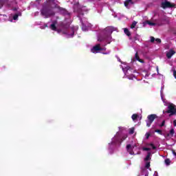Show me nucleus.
Listing matches in <instances>:
<instances>
[{
	"mask_svg": "<svg viewBox=\"0 0 176 176\" xmlns=\"http://www.w3.org/2000/svg\"><path fill=\"white\" fill-rule=\"evenodd\" d=\"M135 58L140 63H144V60L140 58V56H138V52H136L135 54Z\"/></svg>",
	"mask_w": 176,
	"mask_h": 176,
	"instance_id": "f8f14e48",
	"label": "nucleus"
},
{
	"mask_svg": "<svg viewBox=\"0 0 176 176\" xmlns=\"http://www.w3.org/2000/svg\"><path fill=\"white\" fill-rule=\"evenodd\" d=\"M148 25H156V23H155L151 22V21H148Z\"/></svg>",
	"mask_w": 176,
	"mask_h": 176,
	"instance_id": "a878e982",
	"label": "nucleus"
},
{
	"mask_svg": "<svg viewBox=\"0 0 176 176\" xmlns=\"http://www.w3.org/2000/svg\"><path fill=\"white\" fill-rule=\"evenodd\" d=\"M155 133H159L161 135L163 134V131H162L160 129H156Z\"/></svg>",
	"mask_w": 176,
	"mask_h": 176,
	"instance_id": "b1692460",
	"label": "nucleus"
},
{
	"mask_svg": "<svg viewBox=\"0 0 176 176\" xmlns=\"http://www.w3.org/2000/svg\"><path fill=\"white\" fill-rule=\"evenodd\" d=\"M174 54H175V51L170 50L168 52L166 53V57L167 58H171Z\"/></svg>",
	"mask_w": 176,
	"mask_h": 176,
	"instance_id": "6e6552de",
	"label": "nucleus"
},
{
	"mask_svg": "<svg viewBox=\"0 0 176 176\" xmlns=\"http://www.w3.org/2000/svg\"><path fill=\"white\" fill-rule=\"evenodd\" d=\"M167 135H168V136L170 135V134H168Z\"/></svg>",
	"mask_w": 176,
	"mask_h": 176,
	"instance_id": "e433bc0d",
	"label": "nucleus"
},
{
	"mask_svg": "<svg viewBox=\"0 0 176 176\" xmlns=\"http://www.w3.org/2000/svg\"><path fill=\"white\" fill-rule=\"evenodd\" d=\"M149 135H150V134L149 133H147V135H146V138L148 140V138H149Z\"/></svg>",
	"mask_w": 176,
	"mask_h": 176,
	"instance_id": "f704fd0d",
	"label": "nucleus"
},
{
	"mask_svg": "<svg viewBox=\"0 0 176 176\" xmlns=\"http://www.w3.org/2000/svg\"><path fill=\"white\" fill-rule=\"evenodd\" d=\"M41 14L42 16H44L45 19H48L50 16H54L56 14L50 5H46L43 6V9L41 10Z\"/></svg>",
	"mask_w": 176,
	"mask_h": 176,
	"instance_id": "f257e3e1",
	"label": "nucleus"
},
{
	"mask_svg": "<svg viewBox=\"0 0 176 176\" xmlns=\"http://www.w3.org/2000/svg\"><path fill=\"white\" fill-rule=\"evenodd\" d=\"M17 19H19V14H15L13 16V20H17Z\"/></svg>",
	"mask_w": 176,
	"mask_h": 176,
	"instance_id": "5701e85b",
	"label": "nucleus"
},
{
	"mask_svg": "<svg viewBox=\"0 0 176 176\" xmlns=\"http://www.w3.org/2000/svg\"><path fill=\"white\" fill-rule=\"evenodd\" d=\"M58 11L60 12V13H63V14H67V10H65V8L60 7Z\"/></svg>",
	"mask_w": 176,
	"mask_h": 176,
	"instance_id": "4468645a",
	"label": "nucleus"
},
{
	"mask_svg": "<svg viewBox=\"0 0 176 176\" xmlns=\"http://www.w3.org/2000/svg\"><path fill=\"white\" fill-rule=\"evenodd\" d=\"M135 25H137V21H133L132 24L131 25V28L133 30V28H135Z\"/></svg>",
	"mask_w": 176,
	"mask_h": 176,
	"instance_id": "dca6fc26",
	"label": "nucleus"
},
{
	"mask_svg": "<svg viewBox=\"0 0 176 176\" xmlns=\"http://www.w3.org/2000/svg\"><path fill=\"white\" fill-rule=\"evenodd\" d=\"M57 24V21H55L50 25V28L52 30V31H57V27L56 25Z\"/></svg>",
	"mask_w": 176,
	"mask_h": 176,
	"instance_id": "1a4fd4ad",
	"label": "nucleus"
},
{
	"mask_svg": "<svg viewBox=\"0 0 176 176\" xmlns=\"http://www.w3.org/2000/svg\"><path fill=\"white\" fill-rule=\"evenodd\" d=\"M155 42H157V43H162V40L160 38H156Z\"/></svg>",
	"mask_w": 176,
	"mask_h": 176,
	"instance_id": "c85d7f7f",
	"label": "nucleus"
},
{
	"mask_svg": "<svg viewBox=\"0 0 176 176\" xmlns=\"http://www.w3.org/2000/svg\"><path fill=\"white\" fill-rule=\"evenodd\" d=\"M106 31L109 34V36H107V39H111V34L113 32V30H112V28H107Z\"/></svg>",
	"mask_w": 176,
	"mask_h": 176,
	"instance_id": "9d476101",
	"label": "nucleus"
},
{
	"mask_svg": "<svg viewBox=\"0 0 176 176\" xmlns=\"http://www.w3.org/2000/svg\"><path fill=\"white\" fill-rule=\"evenodd\" d=\"M165 164H166V166H170L171 161L170 160V159L167 158L165 160Z\"/></svg>",
	"mask_w": 176,
	"mask_h": 176,
	"instance_id": "f3484780",
	"label": "nucleus"
},
{
	"mask_svg": "<svg viewBox=\"0 0 176 176\" xmlns=\"http://www.w3.org/2000/svg\"><path fill=\"white\" fill-rule=\"evenodd\" d=\"M166 124V120H163L162 124L160 125V127H163Z\"/></svg>",
	"mask_w": 176,
	"mask_h": 176,
	"instance_id": "bb28decb",
	"label": "nucleus"
},
{
	"mask_svg": "<svg viewBox=\"0 0 176 176\" xmlns=\"http://www.w3.org/2000/svg\"><path fill=\"white\" fill-rule=\"evenodd\" d=\"M127 138V135H124L122 138L119 135H116L113 139L111 142V145H116V146H120V144L124 140Z\"/></svg>",
	"mask_w": 176,
	"mask_h": 176,
	"instance_id": "f03ea898",
	"label": "nucleus"
},
{
	"mask_svg": "<svg viewBox=\"0 0 176 176\" xmlns=\"http://www.w3.org/2000/svg\"><path fill=\"white\" fill-rule=\"evenodd\" d=\"M161 8H162V9L175 8V3H171L170 1L165 0L161 3Z\"/></svg>",
	"mask_w": 176,
	"mask_h": 176,
	"instance_id": "20e7f679",
	"label": "nucleus"
},
{
	"mask_svg": "<svg viewBox=\"0 0 176 176\" xmlns=\"http://www.w3.org/2000/svg\"><path fill=\"white\" fill-rule=\"evenodd\" d=\"M150 38H151V43H153V42H155V37L151 36Z\"/></svg>",
	"mask_w": 176,
	"mask_h": 176,
	"instance_id": "cd10ccee",
	"label": "nucleus"
},
{
	"mask_svg": "<svg viewBox=\"0 0 176 176\" xmlns=\"http://www.w3.org/2000/svg\"><path fill=\"white\" fill-rule=\"evenodd\" d=\"M165 113H170L169 116L176 115V106L173 103H169L168 105V109L165 111Z\"/></svg>",
	"mask_w": 176,
	"mask_h": 176,
	"instance_id": "7ed1b4c3",
	"label": "nucleus"
},
{
	"mask_svg": "<svg viewBox=\"0 0 176 176\" xmlns=\"http://www.w3.org/2000/svg\"><path fill=\"white\" fill-rule=\"evenodd\" d=\"M142 151H151V148H146V147H143V148H142Z\"/></svg>",
	"mask_w": 176,
	"mask_h": 176,
	"instance_id": "c756f323",
	"label": "nucleus"
},
{
	"mask_svg": "<svg viewBox=\"0 0 176 176\" xmlns=\"http://www.w3.org/2000/svg\"><path fill=\"white\" fill-rule=\"evenodd\" d=\"M3 5H5V1L0 0V9H2V8L3 7Z\"/></svg>",
	"mask_w": 176,
	"mask_h": 176,
	"instance_id": "6ab92c4d",
	"label": "nucleus"
},
{
	"mask_svg": "<svg viewBox=\"0 0 176 176\" xmlns=\"http://www.w3.org/2000/svg\"><path fill=\"white\" fill-rule=\"evenodd\" d=\"M134 2H133V0H126L124 3V5L126 8H129V5H133Z\"/></svg>",
	"mask_w": 176,
	"mask_h": 176,
	"instance_id": "9b49d317",
	"label": "nucleus"
},
{
	"mask_svg": "<svg viewBox=\"0 0 176 176\" xmlns=\"http://www.w3.org/2000/svg\"><path fill=\"white\" fill-rule=\"evenodd\" d=\"M102 51V47H101L100 44H97L96 45L94 46L93 48L91 49V52L92 53H97L98 52H101Z\"/></svg>",
	"mask_w": 176,
	"mask_h": 176,
	"instance_id": "423d86ee",
	"label": "nucleus"
},
{
	"mask_svg": "<svg viewBox=\"0 0 176 176\" xmlns=\"http://www.w3.org/2000/svg\"><path fill=\"white\" fill-rule=\"evenodd\" d=\"M54 8H55L56 9H58V10H59V9H60V6L56 4L55 6H54Z\"/></svg>",
	"mask_w": 176,
	"mask_h": 176,
	"instance_id": "7c9ffc66",
	"label": "nucleus"
},
{
	"mask_svg": "<svg viewBox=\"0 0 176 176\" xmlns=\"http://www.w3.org/2000/svg\"><path fill=\"white\" fill-rule=\"evenodd\" d=\"M99 42H102V41H104L102 38H98V40Z\"/></svg>",
	"mask_w": 176,
	"mask_h": 176,
	"instance_id": "72a5a7b5",
	"label": "nucleus"
},
{
	"mask_svg": "<svg viewBox=\"0 0 176 176\" xmlns=\"http://www.w3.org/2000/svg\"><path fill=\"white\" fill-rule=\"evenodd\" d=\"M131 118H132L133 120H137V119L138 118V114H133Z\"/></svg>",
	"mask_w": 176,
	"mask_h": 176,
	"instance_id": "a211bd4d",
	"label": "nucleus"
},
{
	"mask_svg": "<svg viewBox=\"0 0 176 176\" xmlns=\"http://www.w3.org/2000/svg\"><path fill=\"white\" fill-rule=\"evenodd\" d=\"M145 167L146 168H149V167H151V162H146Z\"/></svg>",
	"mask_w": 176,
	"mask_h": 176,
	"instance_id": "4be33fe9",
	"label": "nucleus"
},
{
	"mask_svg": "<svg viewBox=\"0 0 176 176\" xmlns=\"http://www.w3.org/2000/svg\"><path fill=\"white\" fill-rule=\"evenodd\" d=\"M133 148L131 146V144L126 145L127 152H129L130 155H134V151H133Z\"/></svg>",
	"mask_w": 176,
	"mask_h": 176,
	"instance_id": "0eeeda50",
	"label": "nucleus"
},
{
	"mask_svg": "<svg viewBox=\"0 0 176 176\" xmlns=\"http://www.w3.org/2000/svg\"><path fill=\"white\" fill-rule=\"evenodd\" d=\"M151 153H148L147 155L146 156V157L144 159V160L146 162L151 160Z\"/></svg>",
	"mask_w": 176,
	"mask_h": 176,
	"instance_id": "2eb2a0df",
	"label": "nucleus"
},
{
	"mask_svg": "<svg viewBox=\"0 0 176 176\" xmlns=\"http://www.w3.org/2000/svg\"><path fill=\"white\" fill-rule=\"evenodd\" d=\"M172 153H173V155H174V156L176 157V152H175V151L173 150Z\"/></svg>",
	"mask_w": 176,
	"mask_h": 176,
	"instance_id": "2f4dec72",
	"label": "nucleus"
},
{
	"mask_svg": "<svg viewBox=\"0 0 176 176\" xmlns=\"http://www.w3.org/2000/svg\"><path fill=\"white\" fill-rule=\"evenodd\" d=\"M173 126H175V127H176V120H175L173 121Z\"/></svg>",
	"mask_w": 176,
	"mask_h": 176,
	"instance_id": "473e14b6",
	"label": "nucleus"
},
{
	"mask_svg": "<svg viewBox=\"0 0 176 176\" xmlns=\"http://www.w3.org/2000/svg\"><path fill=\"white\" fill-rule=\"evenodd\" d=\"M82 30L85 28V26L83 25H82Z\"/></svg>",
	"mask_w": 176,
	"mask_h": 176,
	"instance_id": "c9c22d12",
	"label": "nucleus"
},
{
	"mask_svg": "<svg viewBox=\"0 0 176 176\" xmlns=\"http://www.w3.org/2000/svg\"><path fill=\"white\" fill-rule=\"evenodd\" d=\"M135 130V129L134 127L130 128L129 131V134H133Z\"/></svg>",
	"mask_w": 176,
	"mask_h": 176,
	"instance_id": "412c9836",
	"label": "nucleus"
},
{
	"mask_svg": "<svg viewBox=\"0 0 176 176\" xmlns=\"http://www.w3.org/2000/svg\"><path fill=\"white\" fill-rule=\"evenodd\" d=\"M124 34H125L127 36H131V33L130 32V31H129V29H127V28H124Z\"/></svg>",
	"mask_w": 176,
	"mask_h": 176,
	"instance_id": "ddd939ff",
	"label": "nucleus"
},
{
	"mask_svg": "<svg viewBox=\"0 0 176 176\" xmlns=\"http://www.w3.org/2000/svg\"><path fill=\"white\" fill-rule=\"evenodd\" d=\"M175 133V131H174V129H170V137H173Z\"/></svg>",
	"mask_w": 176,
	"mask_h": 176,
	"instance_id": "aec40b11",
	"label": "nucleus"
},
{
	"mask_svg": "<svg viewBox=\"0 0 176 176\" xmlns=\"http://www.w3.org/2000/svg\"><path fill=\"white\" fill-rule=\"evenodd\" d=\"M149 146H151L152 149H156L155 144H153V143H151L149 144Z\"/></svg>",
	"mask_w": 176,
	"mask_h": 176,
	"instance_id": "393cba45",
	"label": "nucleus"
},
{
	"mask_svg": "<svg viewBox=\"0 0 176 176\" xmlns=\"http://www.w3.org/2000/svg\"><path fill=\"white\" fill-rule=\"evenodd\" d=\"M147 119L148 121L146 122V126L147 127H151V124L153 123V120H155V119H157V116L156 114L148 115L147 116Z\"/></svg>",
	"mask_w": 176,
	"mask_h": 176,
	"instance_id": "39448f33",
	"label": "nucleus"
}]
</instances>
